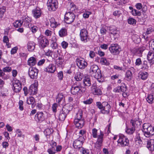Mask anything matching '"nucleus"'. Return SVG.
<instances>
[{
  "mask_svg": "<svg viewBox=\"0 0 154 154\" xmlns=\"http://www.w3.org/2000/svg\"><path fill=\"white\" fill-rule=\"evenodd\" d=\"M89 73L92 76L97 79L99 82H101L99 79L101 78L102 75L101 71L98 66L95 65L91 66L89 70Z\"/></svg>",
  "mask_w": 154,
  "mask_h": 154,
  "instance_id": "1",
  "label": "nucleus"
},
{
  "mask_svg": "<svg viewBox=\"0 0 154 154\" xmlns=\"http://www.w3.org/2000/svg\"><path fill=\"white\" fill-rule=\"evenodd\" d=\"M143 128V131L146 137H149L154 134V127H152L150 124L144 123Z\"/></svg>",
  "mask_w": 154,
  "mask_h": 154,
  "instance_id": "2",
  "label": "nucleus"
},
{
  "mask_svg": "<svg viewBox=\"0 0 154 154\" xmlns=\"http://www.w3.org/2000/svg\"><path fill=\"white\" fill-rule=\"evenodd\" d=\"M96 105L98 108L100 109V112L103 114H108L109 113L111 107L106 102H103L101 103L100 102H97Z\"/></svg>",
  "mask_w": 154,
  "mask_h": 154,
  "instance_id": "3",
  "label": "nucleus"
},
{
  "mask_svg": "<svg viewBox=\"0 0 154 154\" xmlns=\"http://www.w3.org/2000/svg\"><path fill=\"white\" fill-rule=\"evenodd\" d=\"M79 35L80 40L83 43H87L90 40V36L87 29L84 28L81 29Z\"/></svg>",
  "mask_w": 154,
  "mask_h": 154,
  "instance_id": "4",
  "label": "nucleus"
},
{
  "mask_svg": "<svg viewBox=\"0 0 154 154\" xmlns=\"http://www.w3.org/2000/svg\"><path fill=\"white\" fill-rule=\"evenodd\" d=\"M119 139L117 142L118 146L121 147L128 146L129 144V140L128 137L121 134L118 136Z\"/></svg>",
  "mask_w": 154,
  "mask_h": 154,
  "instance_id": "5",
  "label": "nucleus"
},
{
  "mask_svg": "<svg viewBox=\"0 0 154 154\" xmlns=\"http://www.w3.org/2000/svg\"><path fill=\"white\" fill-rule=\"evenodd\" d=\"M58 3L57 0H48L47 3L48 8L50 11H54L58 7Z\"/></svg>",
  "mask_w": 154,
  "mask_h": 154,
  "instance_id": "6",
  "label": "nucleus"
},
{
  "mask_svg": "<svg viewBox=\"0 0 154 154\" xmlns=\"http://www.w3.org/2000/svg\"><path fill=\"white\" fill-rule=\"evenodd\" d=\"M75 17V15L73 13L66 12L65 15V21L67 24H70L74 21Z\"/></svg>",
  "mask_w": 154,
  "mask_h": 154,
  "instance_id": "7",
  "label": "nucleus"
},
{
  "mask_svg": "<svg viewBox=\"0 0 154 154\" xmlns=\"http://www.w3.org/2000/svg\"><path fill=\"white\" fill-rule=\"evenodd\" d=\"M12 88L14 91L16 93H18L21 90V83L19 81L16 79L13 80L12 82Z\"/></svg>",
  "mask_w": 154,
  "mask_h": 154,
  "instance_id": "8",
  "label": "nucleus"
},
{
  "mask_svg": "<svg viewBox=\"0 0 154 154\" xmlns=\"http://www.w3.org/2000/svg\"><path fill=\"white\" fill-rule=\"evenodd\" d=\"M109 49L111 53L113 54H119L121 49L119 45L117 44H112L109 48Z\"/></svg>",
  "mask_w": 154,
  "mask_h": 154,
  "instance_id": "9",
  "label": "nucleus"
},
{
  "mask_svg": "<svg viewBox=\"0 0 154 154\" xmlns=\"http://www.w3.org/2000/svg\"><path fill=\"white\" fill-rule=\"evenodd\" d=\"M82 88V87L80 85L72 86L71 89V92L73 95H80L83 92Z\"/></svg>",
  "mask_w": 154,
  "mask_h": 154,
  "instance_id": "10",
  "label": "nucleus"
},
{
  "mask_svg": "<svg viewBox=\"0 0 154 154\" xmlns=\"http://www.w3.org/2000/svg\"><path fill=\"white\" fill-rule=\"evenodd\" d=\"M76 62L78 67L81 69H85L88 65L87 63L83 58H77L76 60Z\"/></svg>",
  "mask_w": 154,
  "mask_h": 154,
  "instance_id": "11",
  "label": "nucleus"
},
{
  "mask_svg": "<svg viewBox=\"0 0 154 154\" xmlns=\"http://www.w3.org/2000/svg\"><path fill=\"white\" fill-rule=\"evenodd\" d=\"M38 42L39 46L42 48H44L48 44V41L43 36H40L38 38Z\"/></svg>",
  "mask_w": 154,
  "mask_h": 154,
  "instance_id": "12",
  "label": "nucleus"
},
{
  "mask_svg": "<svg viewBox=\"0 0 154 154\" xmlns=\"http://www.w3.org/2000/svg\"><path fill=\"white\" fill-rule=\"evenodd\" d=\"M38 72L37 69L31 67L29 69V75L31 79H36L37 77Z\"/></svg>",
  "mask_w": 154,
  "mask_h": 154,
  "instance_id": "13",
  "label": "nucleus"
},
{
  "mask_svg": "<svg viewBox=\"0 0 154 154\" xmlns=\"http://www.w3.org/2000/svg\"><path fill=\"white\" fill-rule=\"evenodd\" d=\"M84 138L82 137H80L77 139L75 140L73 142V146L75 149L80 148L83 143Z\"/></svg>",
  "mask_w": 154,
  "mask_h": 154,
  "instance_id": "14",
  "label": "nucleus"
},
{
  "mask_svg": "<svg viewBox=\"0 0 154 154\" xmlns=\"http://www.w3.org/2000/svg\"><path fill=\"white\" fill-rule=\"evenodd\" d=\"M32 11L33 16L35 19L39 18L42 13L41 9L38 8L33 9Z\"/></svg>",
  "mask_w": 154,
  "mask_h": 154,
  "instance_id": "15",
  "label": "nucleus"
},
{
  "mask_svg": "<svg viewBox=\"0 0 154 154\" xmlns=\"http://www.w3.org/2000/svg\"><path fill=\"white\" fill-rule=\"evenodd\" d=\"M35 119L38 122H42L45 119L44 114L42 112H38L35 115Z\"/></svg>",
  "mask_w": 154,
  "mask_h": 154,
  "instance_id": "16",
  "label": "nucleus"
},
{
  "mask_svg": "<svg viewBox=\"0 0 154 154\" xmlns=\"http://www.w3.org/2000/svg\"><path fill=\"white\" fill-rule=\"evenodd\" d=\"M103 135L104 134L103 132L100 130V133L98 135V137H97V139L96 142V144L97 145L98 147H100L101 146L103 140Z\"/></svg>",
  "mask_w": 154,
  "mask_h": 154,
  "instance_id": "17",
  "label": "nucleus"
},
{
  "mask_svg": "<svg viewBox=\"0 0 154 154\" xmlns=\"http://www.w3.org/2000/svg\"><path fill=\"white\" fill-rule=\"evenodd\" d=\"M91 90L92 93L94 95H101L102 94V92L101 90L94 85H92L91 88Z\"/></svg>",
  "mask_w": 154,
  "mask_h": 154,
  "instance_id": "18",
  "label": "nucleus"
},
{
  "mask_svg": "<svg viewBox=\"0 0 154 154\" xmlns=\"http://www.w3.org/2000/svg\"><path fill=\"white\" fill-rule=\"evenodd\" d=\"M74 124L76 127L81 128L83 126L84 122L83 119L79 120L78 119H75Z\"/></svg>",
  "mask_w": 154,
  "mask_h": 154,
  "instance_id": "19",
  "label": "nucleus"
},
{
  "mask_svg": "<svg viewBox=\"0 0 154 154\" xmlns=\"http://www.w3.org/2000/svg\"><path fill=\"white\" fill-rule=\"evenodd\" d=\"M56 69V68L55 65L51 63L48 66L45 68V70L49 73H54Z\"/></svg>",
  "mask_w": 154,
  "mask_h": 154,
  "instance_id": "20",
  "label": "nucleus"
},
{
  "mask_svg": "<svg viewBox=\"0 0 154 154\" xmlns=\"http://www.w3.org/2000/svg\"><path fill=\"white\" fill-rule=\"evenodd\" d=\"M37 87L36 84H34L32 85L29 88V91L32 95H33L37 93Z\"/></svg>",
  "mask_w": 154,
  "mask_h": 154,
  "instance_id": "21",
  "label": "nucleus"
},
{
  "mask_svg": "<svg viewBox=\"0 0 154 154\" xmlns=\"http://www.w3.org/2000/svg\"><path fill=\"white\" fill-rule=\"evenodd\" d=\"M146 147L151 151L154 150V139L148 140Z\"/></svg>",
  "mask_w": 154,
  "mask_h": 154,
  "instance_id": "22",
  "label": "nucleus"
},
{
  "mask_svg": "<svg viewBox=\"0 0 154 154\" xmlns=\"http://www.w3.org/2000/svg\"><path fill=\"white\" fill-rule=\"evenodd\" d=\"M55 57H58L57 59L56 60V64L59 66H62L64 61L63 56L62 55H60V56H58V55H57Z\"/></svg>",
  "mask_w": 154,
  "mask_h": 154,
  "instance_id": "23",
  "label": "nucleus"
},
{
  "mask_svg": "<svg viewBox=\"0 0 154 154\" xmlns=\"http://www.w3.org/2000/svg\"><path fill=\"white\" fill-rule=\"evenodd\" d=\"M147 58L151 65L154 63V53L152 51H149L147 55Z\"/></svg>",
  "mask_w": 154,
  "mask_h": 154,
  "instance_id": "24",
  "label": "nucleus"
},
{
  "mask_svg": "<svg viewBox=\"0 0 154 154\" xmlns=\"http://www.w3.org/2000/svg\"><path fill=\"white\" fill-rule=\"evenodd\" d=\"M68 114L62 109V110L61 111L59 115L58 118L60 121H64L66 116Z\"/></svg>",
  "mask_w": 154,
  "mask_h": 154,
  "instance_id": "25",
  "label": "nucleus"
},
{
  "mask_svg": "<svg viewBox=\"0 0 154 154\" xmlns=\"http://www.w3.org/2000/svg\"><path fill=\"white\" fill-rule=\"evenodd\" d=\"M131 123L132 126L135 128L136 127H137L138 126L140 125L141 124V122L139 119H135L131 120Z\"/></svg>",
  "mask_w": 154,
  "mask_h": 154,
  "instance_id": "26",
  "label": "nucleus"
},
{
  "mask_svg": "<svg viewBox=\"0 0 154 154\" xmlns=\"http://www.w3.org/2000/svg\"><path fill=\"white\" fill-rule=\"evenodd\" d=\"M35 44L32 41L29 42L27 44L28 49L29 51H32L35 48Z\"/></svg>",
  "mask_w": 154,
  "mask_h": 154,
  "instance_id": "27",
  "label": "nucleus"
},
{
  "mask_svg": "<svg viewBox=\"0 0 154 154\" xmlns=\"http://www.w3.org/2000/svg\"><path fill=\"white\" fill-rule=\"evenodd\" d=\"M126 89V86H117L113 89V91L116 93H119L121 91H124Z\"/></svg>",
  "mask_w": 154,
  "mask_h": 154,
  "instance_id": "28",
  "label": "nucleus"
},
{
  "mask_svg": "<svg viewBox=\"0 0 154 154\" xmlns=\"http://www.w3.org/2000/svg\"><path fill=\"white\" fill-rule=\"evenodd\" d=\"M36 58L32 57L29 58L28 60V65L29 66H34L36 63Z\"/></svg>",
  "mask_w": 154,
  "mask_h": 154,
  "instance_id": "29",
  "label": "nucleus"
},
{
  "mask_svg": "<svg viewBox=\"0 0 154 154\" xmlns=\"http://www.w3.org/2000/svg\"><path fill=\"white\" fill-rule=\"evenodd\" d=\"M50 26L52 28H56L59 26L60 24L59 23H57L55 20V19L54 18H51L50 20Z\"/></svg>",
  "mask_w": 154,
  "mask_h": 154,
  "instance_id": "30",
  "label": "nucleus"
},
{
  "mask_svg": "<svg viewBox=\"0 0 154 154\" xmlns=\"http://www.w3.org/2000/svg\"><path fill=\"white\" fill-rule=\"evenodd\" d=\"M56 100L59 104H61V102H63L64 100L63 94L61 93L59 94L56 98Z\"/></svg>",
  "mask_w": 154,
  "mask_h": 154,
  "instance_id": "31",
  "label": "nucleus"
},
{
  "mask_svg": "<svg viewBox=\"0 0 154 154\" xmlns=\"http://www.w3.org/2000/svg\"><path fill=\"white\" fill-rule=\"evenodd\" d=\"M23 22L24 23V25L26 27L30 28V27H31L32 24L30 23V20L29 18L26 17Z\"/></svg>",
  "mask_w": 154,
  "mask_h": 154,
  "instance_id": "32",
  "label": "nucleus"
},
{
  "mask_svg": "<svg viewBox=\"0 0 154 154\" xmlns=\"http://www.w3.org/2000/svg\"><path fill=\"white\" fill-rule=\"evenodd\" d=\"M59 35L60 37H63L66 36L67 35L66 29L65 28L61 29L59 31Z\"/></svg>",
  "mask_w": 154,
  "mask_h": 154,
  "instance_id": "33",
  "label": "nucleus"
},
{
  "mask_svg": "<svg viewBox=\"0 0 154 154\" xmlns=\"http://www.w3.org/2000/svg\"><path fill=\"white\" fill-rule=\"evenodd\" d=\"M73 109L72 106L71 105L67 104L63 107V109L68 114Z\"/></svg>",
  "mask_w": 154,
  "mask_h": 154,
  "instance_id": "34",
  "label": "nucleus"
},
{
  "mask_svg": "<svg viewBox=\"0 0 154 154\" xmlns=\"http://www.w3.org/2000/svg\"><path fill=\"white\" fill-rule=\"evenodd\" d=\"M132 39L133 41L137 44L140 43L141 41V39L140 37L137 35H133L132 36Z\"/></svg>",
  "mask_w": 154,
  "mask_h": 154,
  "instance_id": "35",
  "label": "nucleus"
},
{
  "mask_svg": "<svg viewBox=\"0 0 154 154\" xmlns=\"http://www.w3.org/2000/svg\"><path fill=\"white\" fill-rule=\"evenodd\" d=\"M132 78V73L130 70H128L125 75V78L128 81H129Z\"/></svg>",
  "mask_w": 154,
  "mask_h": 154,
  "instance_id": "36",
  "label": "nucleus"
},
{
  "mask_svg": "<svg viewBox=\"0 0 154 154\" xmlns=\"http://www.w3.org/2000/svg\"><path fill=\"white\" fill-rule=\"evenodd\" d=\"M83 83L85 86L89 87L91 85V79L88 77H85L83 80Z\"/></svg>",
  "mask_w": 154,
  "mask_h": 154,
  "instance_id": "37",
  "label": "nucleus"
},
{
  "mask_svg": "<svg viewBox=\"0 0 154 154\" xmlns=\"http://www.w3.org/2000/svg\"><path fill=\"white\" fill-rule=\"evenodd\" d=\"M69 11L67 12H71L73 13L75 12V11L77 10L75 6L73 3H70L69 7L68 8Z\"/></svg>",
  "mask_w": 154,
  "mask_h": 154,
  "instance_id": "38",
  "label": "nucleus"
},
{
  "mask_svg": "<svg viewBox=\"0 0 154 154\" xmlns=\"http://www.w3.org/2000/svg\"><path fill=\"white\" fill-rule=\"evenodd\" d=\"M83 74L80 72H78L75 74V79L77 81L81 80L83 77Z\"/></svg>",
  "mask_w": 154,
  "mask_h": 154,
  "instance_id": "39",
  "label": "nucleus"
},
{
  "mask_svg": "<svg viewBox=\"0 0 154 154\" xmlns=\"http://www.w3.org/2000/svg\"><path fill=\"white\" fill-rule=\"evenodd\" d=\"M148 75L146 72H142L140 74L139 77L142 79L145 80L147 78Z\"/></svg>",
  "mask_w": 154,
  "mask_h": 154,
  "instance_id": "40",
  "label": "nucleus"
},
{
  "mask_svg": "<svg viewBox=\"0 0 154 154\" xmlns=\"http://www.w3.org/2000/svg\"><path fill=\"white\" fill-rule=\"evenodd\" d=\"M154 99V97L153 95L151 94L148 95L146 98L147 101L150 104H151L153 102Z\"/></svg>",
  "mask_w": 154,
  "mask_h": 154,
  "instance_id": "41",
  "label": "nucleus"
},
{
  "mask_svg": "<svg viewBox=\"0 0 154 154\" xmlns=\"http://www.w3.org/2000/svg\"><path fill=\"white\" fill-rule=\"evenodd\" d=\"M23 23L22 20H17L13 23V25L14 27L18 28L20 27Z\"/></svg>",
  "mask_w": 154,
  "mask_h": 154,
  "instance_id": "42",
  "label": "nucleus"
},
{
  "mask_svg": "<svg viewBox=\"0 0 154 154\" xmlns=\"http://www.w3.org/2000/svg\"><path fill=\"white\" fill-rule=\"evenodd\" d=\"M27 103L28 104H33L35 102V100L34 97H31L27 98Z\"/></svg>",
  "mask_w": 154,
  "mask_h": 154,
  "instance_id": "43",
  "label": "nucleus"
},
{
  "mask_svg": "<svg viewBox=\"0 0 154 154\" xmlns=\"http://www.w3.org/2000/svg\"><path fill=\"white\" fill-rule=\"evenodd\" d=\"M53 130L51 128H47L44 131V134L46 136H48L51 134L53 132Z\"/></svg>",
  "mask_w": 154,
  "mask_h": 154,
  "instance_id": "44",
  "label": "nucleus"
},
{
  "mask_svg": "<svg viewBox=\"0 0 154 154\" xmlns=\"http://www.w3.org/2000/svg\"><path fill=\"white\" fill-rule=\"evenodd\" d=\"M82 110H79L76 113V118L75 119H78L79 120L83 119H82Z\"/></svg>",
  "mask_w": 154,
  "mask_h": 154,
  "instance_id": "45",
  "label": "nucleus"
},
{
  "mask_svg": "<svg viewBox=\"0 0 154 154\" xmlns=\"http://www.w3.org/2000/svg\"><path fill=\"white\" fill-rule=\"evenodd\" d=\"M109 29L110 31V33L113 35H115L117 34L116 29L115 26L109 27Z\"/></svg>",
  "mask_w": 154,
  "mask_h": 154,
  "instance_id": "46",
  "label": "nucleus"
},
{
  "mask_svg": "<svg viewBox=\"0 0 154 154\" xmlns=\"http://www.w3.org/2000/svg\"><path fill=\"white\" fill-rule=\"evenodd\" d=\"M149 68L148 62L146 61H144L142 65L141 69L144 70L147 69Z\"/></svg>",
  "mask_w": 154,
  "mask_h": 154,
  "instance_id": "47",
  "label": "nucleus"
},
{
  "mask_svg": "<svg viewBox=\"0 0 154 154\" xmlns=\"http://www.w3.org/2000/svg\"><path fill=\"white\" fill-rule=\"evenodd\" d=\"M131 13L134 16H140L141 14L140 11L135 9L132 10L131 11Z\"/></svg>",
  "mask_w": 154,
  "mask_h": 154,
  "instance_id": "48",
  "label": "nucleus"
},
{
  "mask_svg": "<svg viewBox=\"0 0 154 154\" xmlns=\"http://www.w3.org/2000/svg\"><path fill=\"white\" fill-rule=\"evenodd\" d=\"M100 62L102 64L106 65H109L110 64L109 62L105 58H102L100 60Z\"/></svg>",
  "mask_w": 154,
  "mask_h": 154,
  "instance_id": "49",
  "label": "nucleus"
},
{
  "mask_svg": "<svg viewBox=\"0 0 154 154\" xmlns=\"http://www.w3.org/2000/svg\"><path fill=\"white\" fill-rule=\"evenodd\" d=\"M92 135L94 138H97L98 135H97V130L95 128H93L92 130Z\"/></svg>",
  "mask_w": 154,
  "mask_h": 154,
  "instance_id": "50",
  "label": "nucleus"
},
{
  "mask_svg": "<svg viewBox=\"0 0 154 154\" xmlns=\"http://www.w3.org/2000/svg\"><path fill=\"white\" fill-rule=\"evenodd\" d=\"M135 130V128L134 127H133L131 128L127 129L126 130V132L128 134H131L134 132Z\"/></svg>",
  "mask_w": 154,
  "mask_h": 154,
  "instance_id": "51",
  "label": "nucleus"
},
{
  "mask_svg": "<svg viewBox=\"0 0 154 154\" xmlns=\"http://www.w3.org/2000/svg\"><path fill=\"white\" fill-rule=\"evenodd\" d=\"M128 23L130 24L135 25L136 23V21L132 18H129L128 20Z\"/></svg>",
  "mask_w": 154,
  "mask_h": 154,
  "instance_id": "52",
  "label": "nucleus"
},
{
  "mask_svg": "<svg viewBox=\"0 0 154 154\" xmlns=\"http://www.w3.org/2000/svg\"><path fill=\"white\" fill-rule=\"evenodd\" d=\"M145 49L146 48L145 47L142 46L138 49L137 52L138 54H140V55H139V56H142V53Z\"/></svg>",
  "mask_w": 154,
  "mask_h": 154,
  "instance_id": "53",
  "label": "nucleus"
},
{
  "mask_svg": "<svg viewBox=\"0 0 154 154\" xmlns=\"http://www.w3.org/2000/svg\"><path fill=\"white\" fill-rule=\"evenodd\" d=\"M154 31V29L152 27H149L147 29L146 31V33L147 35L150 34L151 32Z\"/></svg>",
  "mask_w": 154,
  "mask_h": 154,
  "instance_id": "54",
  "label": "nucleus"
},
{
  "mask_svg": "<svg viewBox=\"0 0 154 154\" xmlns=\"http://www.w3.org/2000/svg\"><path fill=\"white\" fill-rule=\"evenodd\" d=\"M93 101V99L91 98H89L85 100L84 101L83 103L85 104H90L92 103Z\"/></svg>",
  "mask_w": 154,
  "mask_h": 154,
  "instance_id": "55",
  "label": "nucleus"
},
{
  "mask_svg": "<svg viewBox=\"0 0 154 154\" xmlns=\"http://www.w3.org/2000/svg\"><path fill=\"white\" fill-rule=\"evenodd\" d=\"M142 63V60L140 58H138L136 60L135 64L136 66H139Z\"/></svg>",
  "mask_w": 154,
  "mask_h": 154,
  "instance_id": "56",
  "label": "nucleus"
},
{
  "mask_svg": "<svg viewBox=\"0 0 154 154\" xmlns=\"http://www.w3.org/2000/svg\"><path fill=\"white\" fill-rule=\"evenodd\" d=\"M91 13L90 11H86L83 14V17L85 18H88L89 15L91 14Z\"/></svg>",
  "mask_w": 154,
  "mask_h": 154,
  "instance_id": "57",
  "label": "nucleus"
},
{
  "mask_svg": "<svg viewBox=\"0 0 154 154\" xmlns=\"http://www.w3.org/2000/svg\"><path fill=\"white\" fill-rule=\"evenodd\" d=\"M23 102L22 100H20L19 102V108L20 110H23Z\"/></svg>",
  "mask_w": 154,
  "mask_h": 154,
  "instance_id": "58",
  "label": "nucleus"
},
{
  "mask_svg": "<svg viewBox=\"0 0 154 154\" xmlns=\"http://www.w3.org/2000/svg\"><path fill=\"white\" fill-rule=\"evenodd\" d=\"M149 45V47L154 50V39H153L150 41Z\"/></svg>",
  "mask_w": 154,
  "mask_h": 154,
  "instance_id": "59",
  "label": "nucleus"
},
{
  "mask_svg": "<svg viewBox=\"0 0 154 154\" xmlns=\"http://www.w3.org/2000/svg\"><path fill=\"white\" fill-rule=\"evenodd\" d=\"M30 28H31V30L33 33H35L38 29V27L35 26H32V25L31 27Z\"/></svg>",
  "mask_w": 154,
  "mask_h": 154,
  "instance_id": "60",
  "label": "nucleus"
},
{
  "mask_svg": "<svg viewBox=\"0 0 154 154\" xmlns=\"http://www.w3.org/2000/svg\"><path fill=\"white\" fill-rule=\"evenodd\" d=\"M11 68L9 66H6L3 69V71L4 72H9L11 70Z\"/></svg>",
  "mask_w": 154,
  "mask_h": 154,
  "instance_id": "61",
  "label": "nucleus"
},
{
  "mask_svg": "<svg viewBox=\"0 0 154 154\" xmlns=\"http://www.w3.org/2000/svg\"><path fill=\"white\" fill-rule=\"evenodd\" d=\"M18 50V48L17 47H15L12 48L11 50V54H13L16 53Z\"/></svg>",
  "mask_w": 154,
  "mask_h": 154,
  "instance_id": "62",
  "label": "nucleus"
},
{
  "mask_svg": "<svg viewBox=\"0 0 154 154\" xmlns=\"http://www.w3.org/2000/svg\"><path fill=\"white\" fill-rule=\"evenodd\" d=\"M90 151L89 150L82 148V154H89Z\"/></svg>",
  "mask_w": 154,
  "mask_h": 154,
  "instance_id": "63",
  "label": "nucleus"
},
{
  "mask_svg": "<svg viewBox=\"0 0 154 154\" xmlns=\"http://www.w3.org/2000/svg\"><path fill=\"white\" fill-rule=\"evenodd\" d=\"M61 45L63 48L65 49L67 47L68 43L67 42L63 41L61 43Z\"/></svg>",
  "mask_w": 154,
  "mask_h": 154,
  "instance_id": "64",
  "label": "nucleus"
}]
</instances>
